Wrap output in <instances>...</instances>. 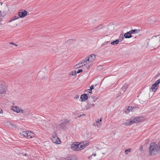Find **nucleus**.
<instances>
[{
  "instance_id": "c85d7f7f",
  "label": "nucleus",
  "mask_w": 160,
  "mask_h": 160,
  "mask_svg": "<svg viewBox=\"0 0 160 160\" xmlns=\"http://www.w3.org/2000/svg\"><path fill=\"white\" fill-rule=\"evenodd\" d=\"M131 151V148H129L127 149H126L125 150V153L126 154H128V152H130Z\"/></svg>"
},
{
  "instance_id": "3c124183",
  "label": "nucleus",
  "mask_w": 160,
  "mask_h": 160,
  "mask_svg": "<svg viewBox=\"0 0 160 160\" xmlns=\"http://www.w3.org/2000/svg\"><path fill=\"white\" fill-rule=\"evenodd\" d=\"M159 76H158V74H157L155 76V77H158Z\"/></svg>"
},
{
  "instance_id": "c9c22d12",
  "label": "nucleus",
  "mask_w": 160,
  "mask_h": 160,
  "mask_svg": "<svg viewBox=\"0 0 160 160\" xmlns=\"http://www.w3.org/2000/svg\"><path fill=\"white\" fill-rule=\"evenodd\" d=\"M82 70L81 69H78V71H77V73H79L81 72H82Z\"/></svg>"
},
{
  "instance_id": "423d86ee",
  "label": "nucleus",
  "mask_w": 160,
  "mask_h": 160,
  "mask_svg": "<svg viewBox=\"0 0 160 160\" xmlns=\"http://www.w3.org/2000/svg\"><path fill=\"white\" fill-rule=\"evenodd\" d=\"M13 110L17 113H19L21 111L22 113L25 112V111L22 110L21 108H19V107L16 106L15 107H13V108L12 109Z\"/></svg>"
},
{
  "instance_id": "39448f33",
  "label": "nucleus",
  "mask_w": 160,
  "mask_h": 160,
  "mask_svg": "<svg viewBox=\"0 0 160 160\" xmlns=\"http://www.w3.org/2000/svg\"><path fill=\"white\" fill-rule=\"evenodd\" d=\"M27 14V11L25 10H22L18 12V15L21 18L25 17Z\"/></svg>"
},
{
  "instance_id": "a878e982",
  "label": "nucleus",
  "mask_w": 160,
  "mask_h": 160,
  "mask_svg": "<svg viewBox=\"0 0 160 160\" xmlns=\"http://www.w3.org/2000/svg\"><path fill=\"white\" fill-rule=\"evenodd\" d=\"M79 64H80V63L78 64L77 65H76L74 67H75V68H78L80 67H82L83 66H85L86 65V64H84V65H82V66H79Z\"/></svg>"
},
{
  "instance_id": "7c9ffc66",
  "label": "nucleus",
  "mask_w": 160,
  "mask_h": 160,
  "mask_svg": "<svg viewBox=\"0 0 160 160\" xmlns=\"http://www.w3.org/2000/svg\"><path fill=\"white\" fill-rule=\"evenodd\" d=\"M129 108H130V107H128V108L125 111V112L127 114L130 111L131 109H129Z\"/></svg>"
},
{
  "instance_id": "ea45409f",
  "label": "nucleus",
  "mask_w": 160,
  "mask_h": 160,
  "mask_svg": "<svg viewBox=\"0 0 160 160\" xmlns=\"http://www.w3.org/2000/svg\"><path fill=\"white\" fill-rule=\"evenodd\" d=\"M92 155H93L94 156H96V153H94V154L93 153L90 157H89L88 158H89L90 157H91Z\"/></svg>"
},
{
  "instance_id": "f03ea898",
  "label": "nucleus",
  "mask_w": 160,
  "mask_h": 160,
  "mask_svg": "<svg viewBox=\"0 0 160 160\" xmlns=\"http://www.w3.org/2000/svg\"><path fill=\"white\" fill-rule=\"evenodd\" d=\"M5 84L4 82H0V98L2 97V95L6 93L5 89Z\"/></svg>"
},
{
  "instance_id": "20e7f679",
  "label": "nucleus",
  "mask_w": 160,
  "mask_h": 160,
  "mask_svg": "<svg viewBox=\"0 0 160 160\" xmlns=\"http://www.w3.org/2000/svg\"><path fill=\"white\" fill-rule=\"evenodd\" d=\"M69 120L67 119H64V120H62L61 123L59 125L60 128H61L65 129L66 125V124L69 122Z\"/></svg>"
},
{
  "instance_id": "7ed1b4c3",
  "label": "nucleus",
  "mask_w": 160,
  "mask_h": 160,
  "mask_svg": "<svg viewBox=\"0 0 160 160\" xmlns=\"http://www.w3.org/2000/svg\"><path fill=\"white\" fill-rule=\"evenodd\" d=\"M80 143L78 142H74L71 145V149L75 151H79V147Z\"/></svg>"
},
{
  "instance_id": "a19ab883",
  "label": "nucleus",
  "mask_w": 160,
  "mask_h": 160,
  "mask_svg": "<svg viewBox=\"0 0 160 160\" xmlns=\"http://www.w3.org/2000/svg\"><path fill=\"white\" fill-rule=\"evenodd\" d=\"M88 90L89 91V93H92V90Z\"/></svg>"
},
{
  "instance_id": "b1692460",
  "label": "nucleus",
  "mask_w": 160,
  "mask_h": 160,
  "mask_svg": "<svg viewBox=\"0 0 160 160\" xmlns=\"http://www.w3.org/2000/svg\"><path fill=\"white\" fill-rule=\"evenodd\" d=\"M85 148V145H84L83 144H82V145H81L80 144V145L79 146V148H78L79 151L80 150H81L82 149H83Z\"/></svg>"
},
{
  "instance_id": "2eb2a0df",
  "label": "nucleus",
  "mask_w": 160,
  "mask_h": 160,
  "mask_svg": "<svg viewBox=\"0 0 160 160\" xmlns=\"http://www.w3.org/2000/svg\"><path fill=\"white\" fill-rule=\"evenodd\" d=\"M58 139L59 140V141H60V139L58 137H52V140L53 142L55 143L60 144V143H58Z\"/></svg>"
},
{
  "instance_id": "cd10ccee",
  "label": "nucleus",
  "mask_w": 160,
  "mask_h": 160,
  "mask_svg": "<svg viewBox=\"0 0 160 160\" xmlns=\"http://www.w3.org/2000/svg\"><path fill=\"white\" fill-rule=\"evenodd\" d=\"M124 36H123L122 35H120L118 40H119V41H122L124 39Z\"/></svg>"
},
{
  "instance_id": "412c9836",
  "label": "nucleus",
  "mask_w": 160,
  "mask_h": 160,
  "mask_svg": "<svg viewBox=\"0 0 160 160\" xmlns=\"http://www.w3.org/2000/svg\"><path fill=\"white\" fill-rule=\"evenodd\" d=\"M128 85L126 83L124 84V85L122 88V89L123 91H125L128 88Z\"/></svg>"
},
{
  "instance_id": "0eeeda50",
  "label": "nucleus",
  "mask_w": 160,
  "mask_h": 160,
  "mask_svg": "<svg viewBox=\"0 0 160 160\" xmlns=\"http://www.w3.org/2000/svg\"><path fill=\"white\" fill-rule=\"evenodd\" d=\"M87 94H83L81 95L80 99L82 102L85 101L88 99L89 97Z\"/></svg>"
},
{
  "instance_id": "e433bc0d",
  "label": "nucleus",
  "mask_w": 160,
  "mask_h": 160,
  "mask_svg": "<svg viewBox=\"0 0 160 160\" xmlns=\"http://www.w3.org/2000/svg\"><path fill=\"white\" fill-rule=\"evenodd\" d=\"M94 88V85H91V86L90 87V88L89 89H88V90H92Z\"/></svg>"
},
{
  "instance_id": "58836bf2",
  "label": "nucleus",
  "mask_w": 160,
  "mask_h": 160,
  "mask_svg": "<svg viewBox=\"0 0 160 160\" xmlns=\"http://www.w3.org/2000/svg\"><path fill=\"white\" fill-rule=\"evenodd\" d=\"M83 144L84 145H85V147H86L88 145L89 143L87 142V143H83Z\"/></svg>"
},
{
  "instance_id": "f257e3e1",
  "label": "nucleus",
  "mask_w": 160,
  "mask_h": 160,
  "mask_svg": "<svg viewBox=\"0 0 160 160\" xmlns=\"http://www.w3.org/2000/svg\"><path fill=\"white\" fill-rule=\"evenodd\" d=\"M159 152L158 144L155 143H151L150 144L149 148V154L151 156H154L156 154Z\"/></svg>"
},
{
  "instance_id": "4be33fe9",
  "label": "nucleus",
  "mask_w": 160,
  "mask_h": 160,
  "mask_svg": "<svg viewBox=\"0 0 160 160\" xmlns=\"http://www.w3.org/2000/svg\"><path fill=\"white\" fill-rule=\"evenodd\" d=\"M89 100H90L91 98V99H92V101L93 102H95L98 99V98L94 96H92L91 97H89Z\"/></svg>"
},
{
  "instance_id": "bb28decb",
  "label": "nucleus",
  "mask_w": 160,
  "mask_h": 160,
  "mask_svg": "<svg viewBox=\"0 0 160 160\" xmlns=\"http://www.w3.org/2000/svg\"><path fill=\"white\" fill-rule=\"evenodd\" d=\"M77 72L75 70H74L73 71H72L71 73H69V74L70 75H72V76H76L77 75Z\"/></svg>"
},
{
  "instance_id": "864d4df0",
  "label": "nucleus",
  "mask_w": 160,
  "mask_h": 160,
  "mask_svg": "<svg viewBox=\"0 0 160 160\" xmlns=\"http://www.w3.org/2000/svg\"><path fill=\"white\" fill-rule=\"evenodd\" d=\"M11 125H12V126H15V125H14L12 124H11Z\"/></svg>"
},
{
  "instance_id": "603ef678",
  "label": "nucleus",
  "mask_w": 160,
  "mask_h": 160,
  "mask_svg": "<svg viewBox=\"0 0 160 160\" xmlns=\"http://www.w3.org/2000/svg\"><path fill=\"white\" fill-rule=\"evenodd\" d=\"M157 74H158V76L160 75V72L158 73Z\"/></svg>"
},
{
  "instance_id": "4468645a",
  "label": "nucleus",
  "mask_w": 160,
  "mask_h": 160,
  "mask_svg": "<svg viewBox=\"0 0 160 160\" xmlns=\"http://www.w3.org/2000/svg\"><path fill=\"white\" fill-rule=\"evenodd\" d=\"M158 87L155 84H153L152 86L151 89L153 92H155L157 90Z\"/></svg>"
},
{
  "instance_id": "ddd939ff",
  "label": "nucleus",
  "mask_w": 160,
  "mask_h": 160,
  "mask_svg": "<svg viewBox=\"0 0 160 160\" xmlns=\"http://www.w3.org/2000/svg\"><path fill=\"white\" fill-rule=\"evenodd\" d=\"M88 58H89V61L90 62H92L94 61L96 58V56L95 54H91L89 56H88Z\"/></svg>"
},
{
  "instance_id": "6ab92c4d",
  "label": "nucleus",
  "mask_w": 160,
  "mask_h": 160,
  "mask_svg": "<svg viewBox=\"0 0 160 160\" xmlns=\"http://www.w3.org/2000/svg\"><path fill=\"white\" fill-rule=\"evenodd\" d=\"M28 138H31L34 137V135L33 133H32L31 132H29L28 131Z\"/></svg>"
},
{
  "instance_id": "1a4fd4ad",
  "label": "nucleus",
  "mask_w": 160,
  "mask_h": 160,
  "mask_svg": "<svg viewBox=\"0 0 160 160\" xmlns=\"http://www.w3.org/2000/svg\"><path fill=\"white\" fill-rule=\"evenodd\" d=\"M141 118L140 117H136L133 118V119H131V120L132 121L133 123L139 122L141 121Z\"/></svg>"
},
{
  "instance_id": "a18cd8bd",
  "label": "nucleus",
  "mask_w": 160,
  "mask_h": 160,
  "mask_svg": "<svg viewBox=\"0 0 160 160\" xmlns=\"http://www.w3.org/2000/svg\"><path fill=\"white\" fill-rule=\"evenodd\" d=\"M79 98V96L76 95V97H74V98H75L76 99H77V98Z\"/></svg>"
},
{
  "instance_id": "bf43d9fd",
  "label": "nucleus",
  "mask_w": 160,
  "mask_h": 160,
  "mask_svg": "<svg viewBox=\"0 0 160 160\" xmlns=\"http://www.w3.org/2000/svg\"><path fill=\"white\" fill-rule=\"evenodd\" d=\"M95 125V126H96V125ZM96 126H97V125H96Z\"/></svg>"
},
{
  "instance_id": "37998d69",
  "label": "nucleus",
  "mask_w": 160,
  "mask_h": 160,
  "mask_svg": "<svg viewBox=\"0 0 160 160\" xmlns=\"http://www.w3.org/2000/svg\"><path fill=\"white\" fill-rule=\"evenodd\" d=\"M121 95V93H119L118 94V95L117 96L116 98L118 97L119 96H120Z\"/></svg>"
},
{
  "instance_id": "6e6d98bb",
  "label": "nucleus",
  "mask_w": 160,
  "mask_h": 160,
  "mask_svg": "<svg viewBox=\"0 0 160 160\" xmlns=\"http://www.w3.org/2000/svg\"><path fill=\"white\" fill-rule=\"evenodd\" d=\"M132 108V107H130V108H129V109H131V110Z\"/></svg>"
},
{
  "instance_id": "49530a36",
  "label": "nucleus",
  "mask_w": 160,
  "mask_h": 160,
  "mask_svg": "<svg viewBox=\"0 0 160 160\" xmlns=\"http://www.w3.org/2000/svg\"><path fill=\"white\" fill-rule=\"evenodd\" d=\"M10 44H12V45H14V42H10Z\"/></svg>"
},
{
  "instance_id": "5fc2aeb1",
  "label": "nucleus",
  "mask_w": 160,
  "mask_h": 160,
  "mask_svg": "<svg viewBox=\"0 0 160 160\" xmlns=\"http://www.w3.org/2000/svg\"><path fill=\"white\" fill-rule=\"evenodd\" d=\"M14 45H15L16 46H18V45L16 44H14Z\"/></svg>"
},
{
  "instance_id": "2f4dec72",
  "label": "nucleus",
  "mask_w": 160,
  "mask_h": 160,
  "mask_svg": "<svg viewBox=\"0 0 160 160\" xmlns=\"http://www.w3.org/2000/svg\"><path fill=\"white\" fill-rule=\"evenodd\" d=\"M89 59H90L89 58H88V57H87L86 58V59L84 60V61H85V62L86 63V64L87 63V62L89 61L90 62Z\"/></svg>"
},
{
  "instance_id": "79ce46f5",
  "label": "nucleus",
  "mask_w": 160,
  "mask_h": 160,
  "mask_svg": "<svg viewBox=\"0 0 160 160\" xmlns=\"http://www.w3.org/2000/svg\"><path fill=\"white\" fill-rule=\"evenodd\" d=\"M85 62V61H84V60H83L81 62V64H83V63H84Z\"/></svg>"
},
{
  "instance_id": "c756f323",
  "label": "nucleus",
  "mask_w": 160,
  "mask_h": 160,
  "mask_svg": "<svg viewBox=\"0 0 160 160\" xmlns=\"http://www.w3.org/2000/svg\"><path fill=\"white\" fill-rule=\"evenodd\" d=\"M103 68V67L102 66H98L97 67V70L99 71L101 70Z\"/></svg>"
},
{
  "instance_id": "6e6552de",
  "label": "nucleus",
  "mask_w": 160,
  "mask_h": 160,
  "mask_svg": "<svg viewBox=\"0 0 160 160\" xmlns=\"http://www.w3.org/2000/svg\"><path fill=\"white\" fill-rule=\"evenodd\" d=\"M88 103L87 104V109H89L95 106V104L94 103H91V100L88 99Z\"/></svg>"
},
{
  "instance_id": "13d9d810",
  "label": "nucleus",
  "mask_w": 160,
  "mask_h": 160,
  "mask_svg": "<svg viewBox=\"0 0 160 160\" xmlns=\"http://www.w3.org/2000/svg\"><path fill=\"white\" fill-rule=\"evenodd\" d=\"M97 86V84H96L95 85V86Z\"/></svg>"
},
{
  "instance_id": "4c0bfd02",
  "label": "nucleus",
  "mask_w": 160,
  "mask_h": 160,
  "mask_svg": "<svg viewBox=\"0 0 160 160\" xmlns=\"http://www.w3.org/2000/svg\"><path fill=\"white\" fill-rule=\"evenodd\" d=\"M6 15V13L4 12H2V17H4Z\"/></svg>"
},
{
  "instance_id": "5701e85b",
  "label": "nucleus",
  "mask_w": 160,
  "mask_h": 160,
  "mask_svg": "<svg viewBox=\"0 0 160 160\" xmlns=\"http://www.w3.org/2000/svg\"><path fill=\"white\" fill-rule=\"evenodd\" d=\"M19 18V17L18 16H15L14 17H13L12 18L11 20H10L9 22H12V21H13V20H16L17 19H18Z\"/></svg>"
},
{
  "instance_id": "a211bd4d",
  "label": "nucleus",
  "mask_w": 160,
  "mask_h": 160,
  "mask_svg": "<svg viewBox=\"0 0 160 160\" xmlns=\"http://www.w3.org/2000/svg\"><path fill=\"white\" fill-rule=\"evenodd\" d=\"M140 31V30L138 29H132L130 31L131 34L138 33Z\"/></svg>"
},
{
  "instance_id": "de8ad7c7",
  "label": "nucleus",
  "mask_w": 160,
  "mask_h": 160,
  "mask_svg": "<svg viewBox=\"0 0 160 160\" xmlns=\"http://www.w3.org/2000/svg\"><path fill=\"white\" fill-rule=\"evenodd\" d=\"M82 115L85 116V114H82V115H80V116H78V117H81Z\"/></svg>"
},
{
  "instance_id": "f3484780",
  "label": "nucleus",
  "mask_w": 160,
  "mask_h": 160,
  "mask_svg": "<svg viewBox=\"0 0 160 160\" xmlns=\"http://www.w3.org/2000/svg\"><path fill=\"white\" fill-rule=\"evenodd\" d=\"M75 41V39H69L66 41L64 42L63 43V44H68V43H72V42H73V41Z\"/></svg>"
},
{
  "instance_id": "c03bdc74",
  "label": "nucleus",
  "mask_w": 160,
  "mask_h": 160,
  "mask_svg": "<svg viewBox=\"0 0 160 160\" xmlns=\"http://www.w3.org/2000/svg\"><path fill=\"white\" fill-rule=\"evenodd\" d=\"M86 67L87 69H89V68L90 65H87L86 66Z\"/></svg>"
},
{
  "instance_id": "09e8293b",
  "label": "nucleus",
  "mask_w": 160,
  "mask_h": 160,
  "mask_svg": "<svg viewBox=\"0 0 160 160\" xmlns=\"http://www.w3.org/2000/svg\"><path fill=\"white\" fill-rule=\"evenodd\" d=\"M142 146H140V150H142Z\"/></svg>"
},
{
  "instance_id": "f8f14e48",
  "label": "nucleus",
  "mask_w": 160,
  "mask_h": 160,
  "mask_svg": "<svg viewBox=\"0 0 160 160\" xmlns=\"http://www.w3.org/2000/svg\"><path fill=\"white\" fill-rule=\"evenodd\" d=\"M28 131H23L22 132L20 133V134L21 135L23 136L24 137H26L27 138H28Z\"/></svg>"
},
{
  "instance_id": "393cba45",
  "label": "nucleus",
  "mask_w": 160,
  "mask_h": 160,
  "mask_svg": "<svg viewBox=\"0 0 160 160\" xmlns=\"http://www.w3.org/2000/svg\"><path fill=\"white\" fill-rule=\"evenodd\" d=\"M160 83V79H158L157 81H156L155 83H154V84H155L158 87L159 86V84Z\"/></svg>"
},
{
  "instance_id": "8fccbe9b",
  "label": "nucleus",
  "mask_w": 160,
  "mask_h": 160,
  "mask_svg": "<svg viewBox=\"0 0 160 160\" xmlns=\"http://www.w3.org/2000/svg\"><path fill=\"white\" fill-rule=\"evenodd\" d=\"M2 112V110H0V113H1Z\"/></svg>"
},
{
  "instance_id": "dca6fc26",
  "label": "nucleus",
  "mask_w": 160,
  "mask_h": 160,
  "mask_svg": "<svg viewBox=\"0 0 160 160\" xmlns=\"http://www.w3.org/2000/svg\"><path fill=\"white\" fill-rule=\"evenodd\" d=\"M102 25L101 24L100 25H99L98 26L96 27H95L92 29V31L93 32H95L96 30H98L99 29H101L102 28Z\"/></svg>"
},
{
  "instance_id": "72a5a7b5",
  "label": "nucleus",
  "mask_w": 160,
  "mask_h": 160,
  "mask_svg": "<svg viewBox=\"0 0 160 160\" xmlns=\"http://www.w3.org/2000/svg\"><path fill=\"white\" fill-rule=\"evenodd\" d=\"M109 42H110V41H107L106 42H104V43H102V46H104L105 45H107L106 43H109Z\"/></svg>"
},
{
  "instance_id": "4d7b16f0",
  "label": "nucleus",
  "mask_w": 160,
  "mask_h": 160,
  "mask_svg": "<svg viewBox=\"0 0 160 160\" xmlns=\"http://www.w3.org/2000/svg\"><path fill=\"white\" fill-rule=\"evenodd\" d=\"M24 155H25V156H27V154L26 153Z\"/></svg>"
},
{
  "instance_id": "f704fd0d",
  "label": "nucleus",
  "mask_w": 160,
  "mask_h": 160,
  "mask_svg": "<svg viewBox=\"0 0 160 160\" xmlns=\"http://www.w3.org/2000/svg\"><path fill=\"white\" fill-rule=\"evenodd\" d=\"M102 118H101L100 119V120H99V119H98L97 120V121L96 123L97 124L98 123L100 122H101L102 121Z\"/></svg>"
},
{
  "instance_id": "9b49d317",
  "label": "nucleus",
  "mask_w": 160,
  "mask_h": 160,
  "mask_svg": "<svg viewBox=\"0 0 160 160\" xmlns=\"http://www.w3.org/2000/svg\"><path fill=\"white\" fill-rule=\"evenodd\" d=\"M133 124L132 121L131 120V119L130 120H127L126 122H124L122 123L123 124L126 126H128L131 125Z\"/></svg>"
},
{
  "instance_id": "9d476101",
  "label": "nucleus",
  "mask_w": 160,
  "mask_h": 160,
  "mask_svg": "<svg viewBox=\"0 0 160 160\" xmlns=\"http://www.w3.org/2000/svg\"><path fill=\"white\" fill-rule=\"evenodd\" d=\"M131 32L130 31L125 33L124 35V37L126 38H132V36L131 35Z\"/></svg>"
},
{
  "instance_id": "aec40b11",
  "label": "nucleus",
  "mask_w": 160,
  "mask_h": 160,
  "mask_svg": "<svg viewBox=\"0 0 160 160\" xmlns=\"http://www.w3.org/2000/svg\"><path fill=\"white\" fill-rule=\"evenodd\" d=\"M119 42V40L118 39H116L115 41H112L111 44L112 45H115L118 44Z\"/></svg>"
},
{
  "instance_id": "473e14b6",
  "label": "nucleus",
  "mask_w": 160,
  "mask_h": 160,
  "mask_svg": "<svg viewBox=\"0 0 160 160\" xmlns=\"http://www.w3.org/2000/svg\"><path fill=\"white\" fill-rule=\"evenodd\" d=\"M52 135V137H58L57 136V134L56 132H54V133H53Z\"/></svg>"
}]
</instances>
